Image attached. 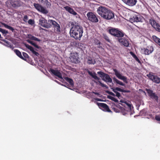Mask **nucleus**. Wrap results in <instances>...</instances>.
<instances>
[{
    "instance_id": "obj_51",
    "label": "nucleus",
    "mask_w": 160,
    "mask_h": 160,
    "mask_svg": "<svg viewBox=\"0 0 160 160\" xmlns=\"http://www.w3.org/2000/svg\"><path fill=\"white\" fill-rule=\"evenodd\" d=\"M95 100L98 101H102L103 100L101 99L98 98H96L95 99Z\"/></svg>"
},
{
    "instance_id": "obj_38",
    "label": "nucleus",
    "mask_w": 160,
    "mask_h": 160,
    "mask_svg": "<svg viewBox=\"0 0 160 160\" xmlns=\"http://www.w3.org/2000/svg\"><path fill=\"white\" fill-rule=\"evenodd\" d=\"M108 98L116 102H118V99H116L114 97H113L111 96H108Z\"/></svg>"
},
{
    "instance_id": "obj_9",
    "label": "nucleus",
    "mask_w": 160,
    "mask_h": 160,
    "mask_svg": "<svg viewBox=\"0 0 160 160\" xmlns=\"http://www.w3.org/2000/svg\"><path fill=\"white\" fill-rule=\"evenodd\" d=\"M71 61L73 63H77L79 62L78 54L77 52L71 53L70 57Z\"/></svg>"
},
{
    "instance_id": "obj_40",
    "label": "nucleus",
    "mask_w": 160,
    "mask_h": 160,
    "mask_svg": "<svg viewBox=\"0 0 160 160\" xmlns=\"http://www.w3.org/2000/svg\"><path fill=\"white\" fill-rule=\"evenodd\" d=\"M103 38H104V39H105L108 42H110V40L109 39V38L107 35L105 34H103Z\"/></svg>"
},
{
    "instance_id": "obj_43",
    "label": "nucleus",
    "mask_w": 160,
    "mask_h": 160,
    "mask_svg": "<svg viewBox=\"0 0 160 160\" xmlns=\"http://www.w3.org/2000/svg\"><path fill=\"white\" fill-rule=\"evenodd\" d=\"M115 81L118 84L122 86H124V84L122 82H121L120 81Z\"/></svg>"
},
{
    "instance_id": "obj_50",
    "label": "nucleus",
    "mask_w": 160,
    "mask_h": 160,
    "mask_svg": "<svg viewBox=\"0 0 160 160\" xmlns=\"http://www.w3.org/2000/svg\"><path fill=\"white\" fill-rule=\"evenodd\" d=\"M28 19V16L27 15H25L24 16L23 18V21L25 22H27V20Z\"/></svg>"
},
{
    "instance_id": "obj_33",
    "label": "nucleus",
    "mask_w": 160,
    "mask_h": 160,
    "mask_svg": "<svg viewBox=\"0 0 160 160\" xmlns=\"http://www.w3.org/2000/svg\"><path fill=\"white\" fill-rule=\"evenodd\" d=\"M3 25L5 28L8 29L12 31V32H13L14 31V29L12 28V27L4 23H1Z\"/></svg>"
},
{
    "instance_id": "obj_6",
    "label": "nucleus",
    "mask_w": 160,
    "mask_h": 160,
    "mask_svg": "<svg viewBox=\"0 0 160 160\" xmlns=\"http://www.w3.org/2000/svg\"><path fill=\"white\" fill-rule=\"evenodd\" d=\"M87 16L88 20L92 22H97L98 21L96 15L92 12H88Z\"/></svg>"
},
{
    "instance_id": "obj_24",
    "label": "nucleus",
    "mask_w": 160,
    "mask_h": 160,
    "mask_svg": "<svg viewBox=\"0 0 160 160\" xmlns=\"http://www.w3.org/2000/svg\"><path fill=\"white\" fill-rule=\"evenodd\" d=\"M147 76L150 80H160V78L157 76L155 75L152 72H150Z\"/></svg>"
},
{
    "instance_id": "obj_44",
    "label": "nucleus",
    "mask_w": 160,
    "mask_h": 160,
    "mask_svg": "<svg viewBox=\"0 0 160 160\" xmlns=\"http://www.w3.org/2000/svg\"><path fill=\"white\" fill-rule=\"evenodd\" d=\"M22 55L24 57V58H28L29 57L28 55L26 52H23Z\"/></svg>"
},
{
    "instance_id": "obj_36",
    "label": "nucleus",
    "mask_w": 160,
    "mask_h": 160,
    "mask_svg": "<svg viewBox=\"0 0 160 160\" xmlns=\"http://www.w3.org/2000/svg\"><path fill=\"white\" fill-rule=\"evenodd\" d=\"M115 89L117 90V91H119L120 92H130V91L128 90H125L124 89H122L119 88L117 87L115 88Z\"/></svg>"
},
{
    "instance_id": "obj_53",
    "label": "nucleus",
    "mask_w": 160,
    "mask_h": 160,
    "mask_svg": "<svg viewBox=\"0 0 160 160\" xmlns=\"http://www.w3.org/2000/svg\"><path fill=\"white\" fill-rule=\"evenodd\" d=\"M112 91L115 93H116V92H117V90L115 89V88H114L112 89Z\"/></svg>"
},
{
    "instance_id": "obj_34",
    "label": "nucleus",
    "mask_w": 160,
    "mask_h": 160,
    "mask_svg": "<svg viewBox=\"0 0 160 160\" xmlns=\"http://www.w3.org/2000/svg\"><path fill=\"white\" fill-rule=\"evenodd\" d=\"M33 5L35 8L38 11H40L42 6L38 3H34Z\"/></svg>"
},
{
    "instance_id": "obj_46",
    "label": "nucleus",
    "mask_w": 160,
    "mask_h": 160,
    "mask_svg": "<svg viewBox=\"0 0 160 160\" xmlns=\"http://www.w3.org/2000/svg\"><path fill=\"white\" fill-rule=\"evenodd\" d=\"M44 2L46 3L47 6H49L51 5L50 3L48 1V0H45Z\"/></svg>"
},
{
    "instance_id": "obj_29",
    "label": "nucleus",
    "mask_w": 160,
    "mask_h": 160,
    "mask_svg": "<svg viewBox=\"0 0 160 160\" xmlns=\"http://www.w3.org/2000/svg\"><path fill=\"white\" fill-rule=\"evenodd\" d=\"M27 41L28 42L31 44V45H33L34 47H35L37 49H40L41 48V47L40 46H38L36 43H35L33 42V41L29 39L27 40Z\"/></svg>"
},
{
    "instance_id": "obj_41",
    "label": "nucleus",
    "mask_w": 160,
    "mask_h": 160,
    "mask_svg": "<svg viewBox=\"0 0 160 160\" xmlns=\"http://www.w3.org/2000/svg\"><path fill=\"white\" fill-rule=\"evenodd\" d=\"M97 81L98 82H99V84H100V85L102 87H105V88H108V87L107 86L102 83V82H100V81Z\"/></svg>"
},
{
    "instance_id": "obj_28",
    "label": "nucleus",
    "mask_w": 160,
    "mask_h": 160,
    "mask_svg": "<svg viewBox=\"0 0 160 160\" xmlns=\"http://www.w3.org/2000/svg\"><path fill=\"white\" fill-rule=\"evenodd\" d=\"M88 74L92 77L94 79H98V77L97 75V74L94 72H91L88 70Z\"/></svg>"
},
{
    "instance_id": "obj_59",
    "label": "nucleus",
    "mask_w": 160,
    "mask_h": 160,
    "mask_svg": "<svg viewBox=\"0 0 160 160\" xmlns=\"http://www.w3.org/2000/svg\"><path fill=\"white\" fill-rule=\"evenodd\" d=\"M101 44V42H99L97 44V45H100Z\"/></svg>"
},
{
    "instance_id": "obj_11",
    "label": "nucleus",
    "mask_w": 160,
    "mask_h": 160,
    "mask_svg": "<svg viewBox=\"0 0 160 160\" xmlns=\"http://www.w3.org/2000/svg\"><path fill=\"white\" fill-rule=\"evenodd\" d=\"M97 104L101 109H102L103 111L109 112H112V111L109 109L108 105L106 103L97 102Z\"/></svg>"
},
{
    "instance_id": "obj_32",
    "label": "nucleus",
    "mask_w": 160,
    "mask_h": 160,
    "mask_svg": "<svg viewBox=\"0 0 160 160\" xmlns=\"http://www.w3.org/2000/svg\"><path fill=\"white\" fill-rule=\"evenodd\" d=\"M119 108L120 109L121 113L123 115H125L127 114L128 111L129 110L128 109L126 110L124 108L121 107L120 106H119Z\"/></svg>"
},
{
    "instance_id": "obj_58",
    "label": "nucleus",
    "mask_w": 160,
    "mask_h": 160,
    "mask_svg": "<svg viewBox=\"0 0 160 160\" xmlns=\"http://www.w3.org/2000/svg\"><path fill=\"white\" fill-rule=\"evenodd\" d=\"M106 92H107V93H108V94H110V93H111V92H110V91H106Z\"/></svg>"
},
{
    "instance_id": "obj_17",
    "label": "nucleus",
    "mask_w": 160,
    "mask_h": 160,
    "mask_svg": "<svg viewBox=\"0 0 160 160\" xmlns=\"http://www.w3.org/2000/svg\"><path fill=\"white\" fill-rule=\"evenodd\" d=\"M64 8L68 12L73 15H76V17L78 18L79 17V15L77 14V13L74 11V10L70 8V7L66 6L64 7Z\"/></svg>"
},
{
    "instance_id": "obj_47",
    "label": "nucleus",
    "mask_w": 160,
    "mask_h": 160,
    "mask_svg": "<svg viewBox=\"0 0 160 160\" xmlns=\"http://www.w3.org/2000/svg\"><path fill=\"white\" fill-rule=\"evenodd\" d=\"M113 110L114 111L116 112H119L120 110L116 108H112Z\"/></svg>"
},
{
    "instance_id": "obj_30",
    "label": "nucleus",
    "mask_w": 160,
    "mask_h": 160,
    "mask_svg": "<svg viewBox=\"0 0 160 160\" xmlns=\"http://www.w3.org/2000/svg\"><path fill=\"white\" fill-rule=\"evenodd\" d=\"M14 52L20 58L23 59L25 60V58H24L22 56L21 53V52L18 49L14 50Z\"/></svg>"
},
{
    "instance_id": "obj_21",
    "label": "nucleus",
    "mask_w": 160,
    "mask_h": 160,
    "mask_svg": "<svg viewBox=\"0 0 160 160\" xmlns=\"http://www.w3.org/2000/svg\"><path fill=\"white\" fill-rule=\"evenodd\" d=\"M12 6L14 8L20 7L22 4V2L20 0H16L12 1L11 2Z\"/></svg>"
},
{
    "instance_id": "obj_1",
    "label": "nucleus",
    "mask_w": 160,
    "mask_h": 160,
    "mask_svg": "<svg viewBox=\"0 0 160 160\" xmlns=\"http://www.w3.org/2000/svg\"><path fill=\"white\" fill-rule=\"evenodd\" d=\"M83 29L82 27L78 25H74L70 31L71 36L76 39L80 40L82 36Z\"/></svg>"
},
{
    "instance_id": "obj_7",
    "label": "nucleus",
    "mask_w": 160,
    "mask_h": 160,
    "mask_svg": "<svg viewBox=\"0 0 160 160\" xmlns=\"http://www.w3.org/2000/svg\"><path fill=\"white\" fill-rule=\"evenodd\" d=\"M39 24L42 27L47 28H51V25L47 22V21L44 18H40L39 20Z\"/></svg>"
},
{
    "instance_id": "obj_25",
    "label": "nucleus",
    "mask_w": 160,
    "mask_h": 160,
    "mask_svg": "<svg viewBox=\"0 0 160 160\" xmlns=\"http://www.w3.org/2000/svg\"><path fill=\"white\" fill-rule=\"evenodd\" d=\"M122 104L123 106L126 108V109H128V110H131V102H128L127 101H125L123 102Z\"/></svg>"
},
{
    "instance_id": "obj_37",
    "label": "nucleus",
    "mask_w": 160,
    "mask_h": 160,
    "mask_svg": "<svg viewBox=\"0 0 160 160\" xmlns=\"http://www.w3.org/2000/svg\"><path fill=\"white\" fill-rule=\"evenodd\" d=\"M130 53L137 61L138 62L140 63L141 62L140 61L139 59L135 54H134L132 52H130Z\"/></svg>"
},
{
    "instance_id": "obj_15",
    "label": "nucleus",
    "mask_w": 160,
    "mask_h": 160,
    "mask_svg": "<svg viewBox=\"0 0 160 160\" xmlns=\"http://www.w3.org/2000/svg\"><path fill=\"white\" fill-rule=\"evenodd\" d=\"M97 74L102 78V80H112L108 75L102 71L98 72Z\"/></svg>"
},
{
    "instance_id": "obj_62",
    "label": "nucleus",
    "mask_w": 160,
    "mask_h": 160,
    "mask_svg": "<svg viewBox=\"0 0 160 160\" xmlns=\"http://www.w3.org/2000/svg\"><path fill=\"white\" fill-rule=\"evenodd\" d=\"M2 28H0V32L2 31Z\"/></svg>"
},
{
    "instance_id": "obj_2",
    "label": "nucleus",
    "mask_w": 160,
    "mask_h": 160,
    "mask_svg": "<svg viewBox=\"0 0 160 160\" xmlns=\"http://www.w3.org/2000/svg\"><path fill=\"white\" fill-rule=\"evenodd\" d=\"M50 72L53 74L57 79H61L64 80H72L67 76L66 75L62 72L53 69H51Z\"/></svg>"
},
{
    "instance_id": "obj_4",
    "label": "nucleus",
    "mask_w": 160,
    "mask_h": 160,
    "mask_svg": "<svg viewBox=\"0 0 160 160\" xmlns=\"http://www.w3.org/2000/svg\"><path fill=\"white\" fill-rule=\"evenodd\" d=\"M57 83L64 86L69 88L72 87L74 85L73 81H60V82L58 81H55Z\"/></svg>"
},
{
    "instance_id": "obj_48",
    "label": "nucleus",
    "mask_w": 160,
    "mask_h": 160,
    "mask_svg": "<svg viewBox=\"0 0 160 160\" xmlns=\"http://www.w3.org/2000/svg\"><path fill=\"white\" fill-rule=\"evenodd\" d=\"M155 118L158 121H160V116L158 115H156L155 117Z\"/></svg>"
},
{
    "instance_id": "obj_64",
    "label": "nucleus",
    "mask_w": 160,
    "mask_h": 160,
    "mask_svg": "<svg viewBox=\"0 0 160 160\" xmlns=\"http://www.w3.org/2000/svg\"><path fill=\"white\" fill-rule=\"evenodd\" d=\"M0 43L2 45L3 44V43L2 42H0Z\"/></svg>"
},
{
    "instance_id": "obj_20",
    "label": "nucleus",
    "mask_w": 160,
    "mask_h": 160,
    "mask_svg": "<svg viewBox=\"0 0 160 160\" xmlns=\"http://www.w3.org/2000/svg\"><path fill=\"white\" fill-rule=\"evenodd\" d=\"M113 71L116 77L119 79L122 80H126V78L122 76L119 72L115 69H113Z\"/></svg>"
},
{
    "instance_id": "obj_42",
    "label": "nucleus",
    "mask_w": 160,
    "mask_h": 160,
    "mask_svg": "<svg viewBox=\"0 0 160 160\" xmlns=\"http://www.w3.org/2000/svg\"><path fill=\"white\" fill-rule=\"evenodd\" d=\"M28 24H29L30 25H32L34 24V20H32V19H29L28 21Z\"/></svg>"
},
{
    "instance_id": "obj_8",
    "label": "nucleus",
    "mask_w": 160,
    "mask_h": 160,
    "mask_svg": "<svg viewBox=\"0 0 160 160\" xmlns=\"http://www.w3.org/2000/svg\"><path fill=\"white\" fill-rule=\"evenodd\" d=\"M143 18L139 15H134L130 18V21L132 22H143Z\"/></svg>"
},
{
    "instance_id": "obj_22",
    "label": "nucleus",
    "mask_w": 160,
    "mask_h": 160,
    "mask_svg": "<svg viewBox=\"0 0 160 160\" xmlns=\"http://www.w3.org/2000/svg\"><path fill=\"white\" fill-rule=\"evenodd\" d=\"M24 45L26 48L29 49L30 51L36 56H38L39 55V53L35 51L34 50L33 48L32 47L26 43H24Z\"/></svg>"
},
{
    "instance_id": "obj_26",
    "label": "nucleus",
    "mask_w": 160,
    "mask_h": 160,
    "mask_svg": "<svg viewBox=\"0 0 160 160\" xmlns=\"http://www.w3.org/2000/svg\"><path fill=\"white\" fill-rule=\"evenodd\" d=\"M2 41L5 42V43H3V44H2L3 45L7 47L10 48H11L12 49H13V45L11 44L10 42L4 39L2 40Z\"/></svg>"
},
{
    "instance_id": "obj_60",
    "label": "nucleus",
    "mask_w": 160,
    "mask_h": 160,
    "mask_svg": "<svg viewBox=\"0 0 160 160\" xmlns=\"http://www.w3.org/2000/svg\"><path fill=\"white\" fill-rule=\"evenodd\" d=\"M98 45V47L99 48H102V46H101L100 45Z\"/></svg>"
},
{
    "instance_id": "obj_27",
    "label": "nucleus",
    "mask_w": 160,
    "mask_h": 160,
    "mask_svg": "<svg viewBox=\"0 0 160 160\" xmlns=\"http://www.w3.org/2000/svg\"><path fill=\"white\" fill-rule=\"evenodd\" d=\"M152 38L155 43L160 46V38L155 35L152 36Z\"/></svg>"
},
{
    "instance_id": "obj_57",
    "label": "nucleus",
    "mask_w": 160,
    "mask_h": 160,
    "mask_svg": "<svg viewBox=\"0 0 160 160\" xmlns=\"http://www.w3.org/2000/svg\"><path fill=\"white\" fill-rule=\"evenodd\" d=\"M40 30H44L45 31H47L46 29H43V28H41V27L40 28Z\"/></svg>"
},
{
    "instance_id": "obj_49",
    "label": "nucleus",
    "mask_w": 160,
    "mask_h": 160,
    "mask_svg": "<svg viewBox=\"0 0 160 160\" xmlns=\"http://www.w3.org/2000/svg\"><path fill=\"white\" fill-rule=\"evenodd\" d=\"M116 96L118 97V98H120L121 97V94L120 93L118 92H116Z\"/></svg>"
},
{
    "instance_id": "obj_12",
    "label": "nucleus",
    "mask_w": 160,
    "mask_h": 160,
    "mask_svg": "<svg viewBox=\"0 0 160 160\" xmlns=\"http://www.w3.org/2000/svg\"><path fill=\"white\" fill-rule=\"evenodd\" d=\"M146 91H147L148 96L151 98L152 99H154L156 101L158 102V96L153 92V91L150 89H146Z\"/></svg>"
},
{
    "instance_id": "obj_14",
    "label": "nucleus",
    "mask_w": 160,
    "mask_h": 160,
    "mask_svg": "<svg viewBox=\"0 0 160 160\" xmlns=\"http://www.w3.org/2000/svg\"><path fill=\"white\" fill-rule=\"evenodd\" d=\"M114 17V13L112 11L108 9L103 18L107 20H110Z\"/></svg>"
},
{
    "instance_id": "obj_52",
    "label": "nucleus",
    "mask_w": 160,
    "mask_h": 160,
    "mask_svg": "<svg viewBox=\"0 0 160 160\" xmlns=\"http://www.w3.org/2000/svg\"><path fill=\"white\" fill-rule=\"evenodd\" d=\"M106 81L108 84L109 83H112V84L113 83V82H112V81Z\"/></svg>"
},
{
    "instance_id": "obj_63",
    "label": "nucleus",
    "mask_w": 160,
    "mask_h": 160,
    "mask_svg": "<svg viewBox=\"0 0 160 160\" xmlns=\"http://www.w3.org/2000/svg\"><path fill=\"white\" fill-rule=\"evenodd\" d=\"M2 28H0V32L2 31Z\"/></svg>"
},
{
    "instance_id": "obj_16",
    "label": "nucleus",
    "mask_w": 160,
    "mask_h": 160,
    "mask_svg": "<svg viewBox=\"0 0 160 160\" xmlns=\"http://www.w3.org/2000/svg\"><path fill=\"white\" fill-rule=\"evenodd\" d=\"M154 49L152 46L148 47L146 48L141 49L142 52L145 55H148L151 53L153 51Z\"/></svg>"
},
{
    "instance_id": "obj_13",
    "label": "nucleus",
    "mask_w": 160,
    "mask_h": 160,
    "mask_svg": "<svg viewBox=\"0 0 160 160\" xmlns=\"http://www.w3.org/2000/svg\"><path fill=\"white\" fill-rule=\"evenodd\" d=\"M149 23L155 30L160 32V25L154 19L149 20Z\"/></svg>"
},
{
    "instance_id": "obj_54",
    "label": "nucleus",
    "mask_w": 160,
    "mask_h": 160,
    "mask_svg": "<svg viewBox=\"0 0 160 160\" xmlns=\"http://www.w3.org/2000/svg\"><path fill=\"white\" fill-rule=\"evenodd\" d=\"M154 82L157 83H159L160 82V81H153Z\"/></svg>"
},
{
    "instance_id": "obj_10",
    "label": "nucleus",
    "mask_w": 160,
    "mask_h": 160,
    "mask_svg": "<svg viewBox=\"0 0 160 160\" xmlns=\"http://www.w3.org/2000/svg\"><path fill=\"white\" fill-rule=\"evenodd\" d=\"M108 9L104 7L100 6L98 8L97 12L100 16L103 18Z\"/></svg>"
},
{
    "instance_id": "obj_19",
    "label": "nucleus",
    "mask_w": 160,
    "mask_h": 160,
    "mask_svg": "<svg viewBox=\"0 0 160 160\" xmlns=\"http://www.w3.org/2000/svg\"><path fill=\"white\" fill-rule=\"evenodd\" d=\"M118 41L124 46L128 47L129 45V41L128 39L121 38L118 39Z\"/></svg>"
},
{
    "instance_id": "obj_39",
    "label": "nucleus",
    "mask_w": 160,
    "mask_h": 160,
    "mask_svg": "<svg viewBox=\"0 0 160 160\" xmlns=\"http://www.w3.org/2000/svg\"><path fill=\"white\" fill-rule=\"evenodd\" d=\"M40 12L44 14H47L48 13V11L45 8L42 7Z\"/></svg>"
},
{
    "instance_id": "obj_5",
    "label": "nucleus",
    "mask_w": 160,
    "mask_h": 160,
    "mask_svg": "<svg viewBox=\"0 0 160 160\" xmlns=\"http://www.w3.org/2000/svg\"><path fill=\"white\" fill-rule=\"evenodd\" d=\"M48 22H50L53 26L55 32L57 33H59L61 32L60 26L55 21L49 19L48 21Z\"/></svg>"
},
{
    "instance_id": "obj_35",
    "label": "nucleus",
    "mask_w": 160,
    "mask_h": 160,
    "mask_svg": "<svg viewBox=\"0 0 160 160\" xmlns=\"http://www.w3.org/2000/svg\"><path fill=\"white\" fill-rule=\"evenodd\" d=\"M29 38L31 40H34L35 41H37L38 42L41 41V40L40 39H39L34 36H33L31 35H30V36H29Z\"/></svg>"
},
{
    "instance_id": "obj_23",
    "label": "nucleus",
    "mask_w": 160,
    "mask_h": 160,
    "mask_svg": "<svg viewBox=\"0 0 160 160\" xmlns=\"http://www.w3.org/2000/svg\"><path fill=\"white\" fill-rule=\"evenodd\" d=\"M24 45L26 48L29 49L30 51L36 56H38L39 55V53L35 51L34 50L33 48L32 47L26 43H24Z\"/></svg>"
},
{
    "instance_id": "obj_45",
    "label": "nucleus",
    "mask_w": 160,
    "mask_h": 160,
    "mask_svg": "<svg viewBox=\"0 0 160 160\" xmlns=\"http://www.w3.org/2000/svg\"><path fill=\"white\" fill-rule=\"evenodd\" d=\"M2 34H7L8 33V31L4 30L2 29V31L1 32Z\"/></svg>"
},
{
    "instance_id": "obj_56",
    "label": "nucleus",
    "mask_w": 160,
    "mask_h": 160,
    "mask_svg": "<svg viewBox=\"0 0 160 160\" xmlns=\"http://www.w3.org/2000/svg\"><path fill=\"white\" fill-rule=\"evenodd\" d=\"M110 93V95H111L112 96H115V94L112 92H111Z\"/></svg>"
},
{
    "instance_id": "obj_18",
    "label": "nucleus",
    "mask_w": 160,
    "mask_h": 160,
    "mask_svg": "<svg viewBox=\"0 0 160 160\" xmlns=\"http://www.w3.org/2000/svg\"><path fill=\"white\" fill-rule=\"evenodd\" d=\"M126 4L130 6L135 5L137 2V0H122Z\"/></svg>"
},
{
    "instance_id": "obj_31",
    "label": "nucleus",
    "mask_w": 160,
    "mask_h": 160,
    "mask_svg": "<svg viewBox=\"0 0 160 160\" xmlns=\"http://www.w3.org/2000/svg\"><path fill=\"white\" fill-rule=\"evenodd\" d=\"M87 63L89 64L94 65L96 61L94 59L90 58L88 59Z\"/></svg>"
},
{
    "instance_id": "obj_55",
    "label": "nucleus",
    "mask_w": 160,
    "mask_h": 160,
    "mask_svg": "<svg viewBox=\"0 0 160 160\" xmlns=\"http://www.w3.org/2000/svg\"><path fill=\"white\" fill-rule=\"evenodd\" d=\"M45 0H38V1L39 2H44V1Z\"/></svg>"
},
{
    "instance_id": "obj_3",
    "label": "nucleus",
    "mask_w": 160,
    "mask_h": 160,
    "mask_svg": "<svg viewBox=\"0 0 160 160\" xmlns=\"http://www.w3.org/2000/svg\"><path fill=\"white\" fill-rule=\"evenodd\" d=\"M108 32L112 35L118 38H122L124 34L122 30L117 28L110 27L108 28Z\"/></svg>"
},
{
    "instance_id": "obj_61",
    "label": "nucleus",
    "mask_w": 160,
    "mask_h": 160,
    "mask_svg": "<svg viewBox=\"0 0 160 160\" xmlns=\"http://www.w3.org/2000/svg\"><path fill=\"white\" fill-rule=\"evenodd\" d=\"M94 93L96 95H98L99 93L98 92H94Z\"/></svg>"
}]
</instances>
